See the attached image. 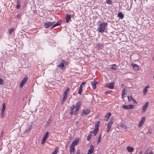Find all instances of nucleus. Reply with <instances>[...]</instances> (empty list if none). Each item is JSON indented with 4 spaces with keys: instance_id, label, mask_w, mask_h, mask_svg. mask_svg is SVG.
I'll use <instances>...</instances> for the list:
<instances>
[{
    "instance_id": "1",
    "label": "nucleus",
    "mask_w": 154,
    "mask_h": 154,
    "mask_svg": "<svg viewBox=\"0 0 154 154\" xmlns=\"http://www.w3.org/2000/svg\"><path fill=\"white\" fill-rule=\"evenodd\" d=\"M107 25L108 23L106 22H103L101 23L98 28V32L100 33L103 32Z\"/></svg>"
},
{
    "instance_id": "2",
    "label": "nucleus",
    "mask_w": 154,
    "mask_h": 154,
    "mask_svg": "<svg viewBox=\"0 0 154 154\" xmlns=\"http://www.w3.org/2000/svg\"><path fill=\"white\" fill-rule=\"evenodd\" d=\"M67 63L66 61L64 60H62L60 61L59 63L57 65V67H58L61 69L62 70L65 69L66 67L65 66V65H66Z\"/></svg>"
},
{
    "instance_id": "3",
    "label": "nucleus",
    "mask_w": 154,
    "mask_h": 154,
    "mask_svg": "<svg viewBox=\"0 0 154 154\" xmlns=\"http://www.w3.org/2000/svg\"><path fill=\"white\" fill-rule=\"evenodd\" d=\"M48 134L49 132L48 131H47L45 133L42 140L41 142L42 144H43L45 143V141L48 138Z\"/></svg>"
},
{
    "instance_id": "4",
    "label": "nucleus",
    "mask_w": 154,
    "mask_h": 154,
    "mask_svg": "<svg viewBox=\"0 0 154 154\" xmlns=\"http://www.w3.org/2000/svg\"><path fill=\"white\" fill-rule=\"evenodd\" d=\"M134 106L133 105H124L122 106L123 109H133L134 108Z\"/></svg>"
},
{
    "instance_id": "5",
    "label": "nucleus",
    "mask_w": 154,
    "mask_h": 154,
    "mask_svg": "<svg viewBox=\"0 0 154 154\" xmlns=\"http://www.w3.org/2000/svg\"><path fill=\"white\" fill-rule=\"evenodd\" d=\"M28 80V77L27 76H25L24 78L22 81L20 83V85L21 88H22L24 84Z\"/></svg>"
},
{
    "instance_id": "6",
    "label": "nucleus",
    "mask_w": 154,
    "mask_h": 154,
    "mask_svg": "<svg viewBox=\"0 0 154 154\" xmlns=\"http://www.w3.org/2000/svg\"><path fill=\"white\" fill-rule=\"evenodd\" d=\"M91 111L89 109H83L81 113L82 116L86 115H88L90 112Z\"/></svg>"
},
{
    "instance_id": "7",
    "label": "nucleus",
    "mask_w": 154,
    "mask_h": 154,
    "mask_svg": "<svg viewBox=\"0 0 154 154\" xmlns=\"http://www.w3.org/2000/svg\"><path fill=\"white\" fill-rule=\"evenodd\" d=\"M54 22H48L47 23H45L44 24V26L45 28H48L53 25Z\"/></svg>"
},
{
    "instance_id": "8",
    "label": "nucleus",
    "mask_w": 154,
    "mask_h": 154,
    "mask_svg": "<svg viewBox=\"0 0 154 154\" xmlns=\"http://www.w3.org/2000/svg\"><path fill=\"white\" fill-rule=\"evenodd\" d=\"M2 110H1V116H3L4 115L5 110V109H6V107L5 106V103H4L2 105Z\"/></svg>"
},
{
    "instance_id": "9",
    "label": "nucleus",
    "mask_w": 154,
    "mask_h": 154,
    "mask_svg": "<svg viewBox=\"0 0 154 154\" xmlns=\"http://www.w3.org/2000/svg\"><path fill=\"white\" fill-rule=\"evenodd\" d=\"M90 149L88 150L87 154H91L94 151V149L93 145L91 144L90 146Z\"/></svg>"
},
{
    "instance_id": "10",
    "label": "nucleus",
    "mask_w": 154,
    "mask_h": 154,
    "mask_svg": "<svg viewBox=\"0 0 154 154\" xmlns=\"http://www.w3.org/2000/svg\"><path fill=\"white\" fill-rule=\"evenodd\" d=\"M149 104V102H147L145 104L143 105L142 108V112H144L147 109Z\"/></svg>"
},
{
    "instance_id": "11",
    "label": "nucleus",
    "mask_w": 154,
    "mask_h": 154,
    "mask_svg": "<svg viewBox=\"0 0 154 154\" xmlns=\"http://www.w3.org/2000/svg\"><path fill=\"white\" fill-rule=\"evenodd\" d=\"M106 86L109 89H113L114 88L113 82H110L107 84Z\"/></svg>"
},
{
    "instance_id": "12",
    "label": "nucleus",
    "mask_w": 154,
    "mask_h": 154,
    "mask_svg": "<svg viewBox=\"0 0 154 154\" xmlns=\"http://www.w3.org/2000/svg\"><path fill=\"white\" fill-rule=\"evenodd\" d=\"M71 17V15L67 13L66 14V22L68 23Z\"/></svg>"
},
{
    "instance_id": "13",
    "label": "nucleus",
    "mask_w": 154,
    "mask_h": 154,
    "mask_svg": "<svg viewBox=\"0 0 154 154\" xmlns=\"http://www.w3.org/2000/svg\"><path fill=\"white\" fill-rule=\"evenodd\" d=\"M97 83V82H95L94 81L91 82V85L93 89H95L96 88V85Z\"/></svg>"
},
{
    "instance_id": "14",
    "label": "nucleus",
    "mask_w": 154,
    "mask_h": 154,
    "mask_svg": "<svg viewBox=\"0 0 154 154\" xmlns=\"http://www.w3.org/2000/svg\"><path fill=\"white\" fill-rule=\"evenodd\" d=\"M69 149L70 154H74L75 150L74 147L70 146L69 148Z\"/></svg>"
},
{
    "instance_id": "15",
    "label": "nucleus",
    "mask_w": 154,
    "mask_h": 154,
    "mask_svg": "<svg viewBox=\"0 0 154 154\" xmlns=\"http://www.w3.org/2000/svg\"><path fill=\"white\" fill-rule=\"evenodd\" d=\"M75 107V106L74 105H72L70 107V114L71 115H74V113L73 110Z\"/></svg>"
},
{
    "instance_id": "16",
    "label": "nucleus",
    "mask_w": 154,
    "mask_h": 154,
    "mask_svg": "<svg viewBox=\"0 0 154 154\" xmlns=\"http://www.w3.org/2000/svg\"><path fill=\"white\" fill-rule=\"evenodd\" d=\"M32 128V125H29L27 129L25 131H24V134H26L28 133L31 130Z\"/></svg>"
},
{
    "instance_id": "17",
    "label": "nucleus",
    "mask_w": 154,
    "mask_h": 154,
    "mask_svg": "<svg viewBox=\"0 0 154 154\" xmlns=\"http://www.w3.org/2000/svg\"><path fill=\"white\" fill-rule=\"evenodd\" d=\"M127 149L128 152H132L134 150V148L133 147L128 146L127 147Z\"/></svg>"
},
{
    "instance_id": "18",
    "label": "nucleus",
    "mask_w": 154,
    "mask_h": 154,
    "mask_svg": "<svg viewBox=\"0 0 154 154\" xmlns=\"http://www.w3.org/2000/svg\"><path fill=\"white\" fill-rule=\"evenodd\" d=\"M111 116V113L110 112H108L106 114L105 116V117L106 118V119H105V120L107 121L108 119Z\"/></svg>"
},
{
    "instance_id": "19",
    "label": "nucleus",
    "mask_w": 154,
    "mask_h": 154,
    "mask_svg": "<svg viewBox=\"0 0 154 154\" xmlns=\"http://www.w3.org/2000/svg\"><path fill=\"white\" fill-rule=\"evenodd\" d=\"M78 143V141L77 140H74L71 143L70 146H72L74 147Z\"/></svg>"
},
{
    "instance_id": "20",
    "label": "nucleus",
    "mask_w": 154,
    "mask_h": 154,
    "mask_svg": "<svg viewBox=\"0 0 154 154\" xmlns=\"http://www.w3.org/2000/svg\"><path fill=\"white\" fill-rule=\"evenodd\" d=\"M110 69L114 70H116L117 69L116 65L115 64H112Z\"/></svg>"
},
{
    "instance_id": "21",
    "label": "nucleus",
    "mask_w": 154,
    "mask_h": 154,
    "mask_svg": "<svg viewBox=\"0 0 154 154\" xmlns=\"http://www.w3.org/2000/svg\"><path fill=\"white\" fill-rule=\"evenodd\" d=\"M132 66H133L134 69L135 70H137L139 69V66L136 64H132Z\"/></svg>"
},
{
    "instance_id": "22",
    "label": "nucleus",
    "mask_w": 154,
    "mask_h": 154,
    "mask_svg": "<svg viewBox=\"0 0 154 154\" xmlns=\"http://www.w3.org/2000/svg\"><path fill=\"white\" fill-rule=\"evenodd\" d=\"M69 88H67L64 92L63 96H67V94L69 92Z\"/></svg>"
},
{
    "instance_id": "23",
    "label": "nucleus",
    "mask_w": 154,
    "mask_h": 154,
    "mask_svg": "<svg viewBox=\"0 0 154 154\" xmlns=\"http://www.w3.org/2000/svg\"><path fill=\"white\" fill-rule=\"evenodd\" d=\"M118 16L121 19H122L124 17L123 14L121 12H119L118 13Z\"/></svg>"
},
{
    "instance_id": "24",
    "label": "nucleus",
    "mask_w": 154,
    "mask_h": 154,
    "mask_svg": "<svg viewBox=\"0 0 154 154\" xmlns=\"http://www.w3.org/2000/svg\"><path fill=\"white\" fill-rule=\"evenodd\" d=\"M100 121H97L95 125V128H98L99 129V127L100 126Z\"/></svg>"
},
{
    "instance_id": "25",
    "label": "nucleus",
    "mask_w": 154,
    "mask_h": 154,
    "mask_svg": "<svg viewBox=\"0 0 154 154\" xmlns=\"http://www.w3.org/2000/svg\"><path fill=\"white\" fill-rule=\"evenodd\" d=\"M98 131V128H96L94 129V130L93 131V133L94 136H96L97 134Z\"/></svg>"
},
{
    "instance_id": "26",
    "label": "nucleus",
    "mask_w": 154,
    "mask_h": 154,
    "mask_svg": "<svg viewBox=\"0 0 154 154\" xmlns=\"http://www.w3.org/2000/svg\"><path fill=\"white\" fill-rule=\"evenodd\" d=\"M113 123V122L112 121H111L109 122H108L107 123V128H110L111 127V125Z\"/></svg>"
},
{
    "instance_id": "27",
    "label": "nucleus",
    "mask_w": 154,
    "mask_h": 154,
    "mask_svg": "<svg viewBox=\"0 0 154 154\" xmlns=\"http://www.w3.org/2000/svg\"><path fill=\"white\" fill-rule=\"evenodd\" d=\"M149 87L148 86H146L145 88L144 89L143 91V93L144 94H146V93L147 91V88H149Z\"/></svg>"
},
{
    "instance_id": "28",
    "label": "nucleus",
    "mask_w": 154,
    "mask_h": 154,
    "mask_svg": "<svg viewBox=\"0 0 154 154\" xmlns=\"http://www.w3.org/2000/svg\"><path fill=\"white\" fill-rule=\"evenodd\" d=\"M67 98V96H63V98L61 103L62 104H63L64 103V101H65L66 99Z\"/></svg>"
},
{
    "instance_id": "29",
    "label": "nucleus",
    "mask_w": 154,
    "mask_h": 154,
    "mask_svg": "<svg viewBox=\"0 0 154 154\" xmlns=\"http://www.w3.org/2000/svg\"><path fill=\"white\" fill-rule=\"evenodd\" d=\"M75 111L74 113V115H75L78 113V112L79 110V108H78V107H75Z\"/></svg>"
},
{
    "instance_id": "30",
    "label": "nucleus",
    "mask_w": 154,
    "mask_h": 154,
    "mask_svg": "<svg viewBox=\"0 0 154 154\" xmlns=\"http://www.w3.org/2000/svg\"><path fill=\"white\" fill-rule=\"evenodd\" d=\"M14 30V28H12L9 29L8 30V32L9 35H11Z\"/></svg>"
},
{
    "instance_id": "31",
    "label": "nucleus",
    "mask_w": 154,
    "mask_h": 154,
    "mask_svg": "<svg viewBox=\"0 0 154 154\" xmlns=\"http://www.w3.org/2000/svg\"><path fill=\"white\" fill-rule=\"evenodd\" d=\"M97 48L99 49H101L103 47V46L102 45H100L99 44H97Z\"/></svg>"
},
{
    "instance_id": "32",
    "label": "nucleus",
    "mask_w": 154,
    "mask_h": 154,
    "mask_svg": "<svg viewBox=\"0 0 154 154\" xmlns=\"http://www.w3.org/2000/svg\"><path fill=\"white\" fill-rule=\"evenodd\" d=\"M81 105V104L80 102H77L76 103V104H75L76 106L75 107L80 108V106Z\"/></svg>"
},
{
    "instance_id": "33",
    "label": "nucleus",
    "mask_w": 154,
    "mask_h": 154,
    "mask_svg": "<svg viewBox=\"0 0 154 154\" xmlns=\"http://www.w3.org/2000/svg\"><path fill=\"white\" fill-rule=\"evenodd\" d=\"M106 2L109 5H111L112 3V2L111 0H106Z\"/></svg>"
},
{
    "instance_id": "34",
    "label": "nucleus",
    "mask_w": 154,
    "mask_h": 154,
    "mask_svg": "<svg viewBox=\"0 0 154 154\" xmlns=\"http://www.w3.org/2000/svg\"><path fill=\"white\" fill-rule=\"evenodd\" d=\"M4 83V80L1 78H0V85H3Z\"/></svg>"
},
{
    "instance_id": "35",
    "label": "nucleus",
    "mask_w": 154,
    "mask_h": 154,
    "mask_svg": "<svg viewBox=\"0 0 154 154\" xmlns=\"http://www.w3.org/2000/svg\"><path fill=\"white\" fill-rule=\"evenodd\" d=\"M121 126L123 128L127 129L128 128L127 126L124 124H122L121 125Z\"/></svg>"
},
{
    "instance_id": "36",
    "label": "nucleus",
    "mask_w": 154,
    "mask_h": 154,
    "mask_svg": "<svg viewBox=\"0 0 154 154\" xmlns=\"http://www.w3.org/2000/svg\"><path fill=\"white\" fill-rule=\"evenodd\" d=\"M92 137V135L91 134H89L87 136V140L89 141L90 140Z\"/></svg>"
},
{
    "instance_id": "37",
    "label": "nucleus",
    "mask_w": 154,
    "mask_h": 154,
    "mask_svg": "<svg viewBox=\"0 0 154 154\" xmlns=\"http://www.w3.org/2000/svg\"><path fill=\"white\" fill-rule=\"evenodd\" d=\"M82 90V88H81V87H79V88L78 91V93L80 94H81Z\"/></svg>"
},
{
    "instance_id": "38",
    "label": "nucleus",
    "mask_w": 154,
    "mask_h": 154,
    "mask_svg": "<svg viewBox=\"0 0 154 154\" xmlns=\"http://www.w3.org/2000/svg\"><path fill=\"white\" fill-rule=\"evenodd\" d=\"M58 149L57 148H56L54 150L53 152L51 154H57Z\"/></svg>"
},
{
    "instance_id": "39",
    "label": "nucleus",
    "mask_w": 154,
    "mask_h": 154,
    "mask_svg": "<svg viewBox=\"0 0 154 154\" xmlns=\"http://www.w3.org/2000/svg\"><path fill=\"white\" fill-rule=\"evenodd\" d=\"M101 134H100L99 135L98 138V140H97L98 144L99 143H100V141H101Z\"/></svg>"
},
{
    "instance_id": "40",
    "label": "nucleus",
    "mask_w": 154,
    "mask_h": 154,
    "mask_svg": "<svg viewBox=\"0 0 154 154\" xmlns=\"http://www.w3.org/2000/svg\"><path fill=\"white\" fill-rule=\"evenodd\" d=\"M59 26V24H58V23H56L54 24H53V25L51 26V28L53 29L54 27L57 26Z\"/></svg>"
},
{
    "instance_id": "41",
    "label": "nucleus",
    "mask_w": 154,
    "mask_h": 154,
    "mask_svg": "<svg viewBox=\"0 0 154 154\" xmlns=\"http://www.w3.org/2000/svg\"><path fill=\"white\" fill-rule=\"evenodd\" d=\"M112 91H106L104 93L105 94L107 95L109 94H110L111 92H112Z\"/></svg>"
},
{
    "instance_id": "42",
    "label": "nucleus",
    "mask_w": 154,
    "mask_h": 154,
    "mask_svg": "<svg viewBox=\"0 0 154 154\" xmlns=\"http://www.w3.org/2000/svg\"><path fill=\"white\" fill-rule=\"evenodd\" d=\"M143 123L141 121H140L139 123V125H138V127H140L143 124Z\"/></svg>"
},
{
    "instance_id": "43",
    "label": "nucleus",
    "mask_w": 154,
    "mask_h": 154,
    "mask_svg": "<svg viewBox=\"0 0 154 154\" xmlns=\"http://www.w3.org/2000/svg\"><path fill=\"white\" fill-rule=\"evenodd\" d=\"M86 83V82H82L81 84V85H80V87H81V88H83V85H84L85 84V83Z\"/></svg>"
},
{
    "instance_id": "44",
    "label": "nucleus",
    "mask_w": 154,
    "mask_h": 154,
    "mask_svg": "<svg viewBox=\"0 0 154 154\" xmlns=\"http://www.w3.org/2000/svg\"><path fill=\"white\" fill-rule=\"evenodd\" d=\"M145 120V117H143L142 118L141 120L140 121L142 122H143L144 123Z\"/></svg>"
},
{
    "instance_id": "45",
    "label": "nucleus",
    "mask_w": 154,
    "mask_h": 154,
    "mask_svg": "<svg viewBox=\"0 0 154 154\" xmlns=\"http://www.w3.org/2000/svg\"><path fill=\"white\" fill-rule=\"evenodd\" d=\"M21 17V14H20L19 13L17 16V18L18 19H20Z\"/></svg>"
},
{
    "instance_id": "46",
    "label": "nucleus",
    "mask_w": 154,
    "mask_h": 154,
    "mask_svg": "<svg viewBox=\"0 0 154 154\" xmlns=\"http://www.w3.org/2000/svg\"><path fill=\"white\" fill-rule=\"evenodd\" d=\"M21 7V5L20 4H17V6H16V8L17 9H19Z\"/></svg>"
},
{
    "instance_id": "47",
    "label": "nucleus",
    "mask_w": 154,
    "mask_h": 154,
    "mask_svg": "<svg viewBox=\"0 0 154 154\" xmlns=\"http://www.w3.org/2000/svg\"><path fill=\"white\" fill-rule=\"evenodd\" d=\"M57 23H58V24H59V25H61L62 23V21L61 20H59V21H58V22Z\"/></svg>"
},
{
    "instance_id": "48",
    "label": "nucleus",
    "mask_w": 154,
    "mask_h": 154,
    "mask_svg": "<svg viewBox=\"0 0 154 154\" xmlns=\"http://www.w3.org/2000/svg\"><path fill=\"white\" fill-rule=\"evenodd\" d=\"M76 154H80V149L78 150Z\"/></svg>"
},
{
    "instance_id": "49",
    "label": "nucleus",
    "mask_w": 154,
    "mask_h": 154,
    "mask_svg": "<svg viewBox=\"0 0 154 154\" xmlns=\"http://www.w3.org/2000/svg\"><path fill=\"white\" fill-rule=\"evenodd\" d=\"M132 100H133V101L134 102V103H137V101L135 100L134 98H132Z\"/></svg>"
},
{
    "instance_id": "50",
    "label": "nucleus",
    "mask_w": 154,
    "mask_h": 154,
    "mask_svg": "<svg viewBox=\"0 0 154 154\" xmlns=\"http://www.w3.org/2000/svg\"><path fill=\"white\" fill-rule=\"evenodd\" d=\"M110 128H107V130L106 131L107 133H108L109 132V131L110 130Z\"/></svg>"
},
{
    "instance_id": "51",
    "label": "nucleus",
    "mask_w": 154,
    "mask_h": 154,
    "mask_svg": "<svg viewBox=\"0 0 154 154\" xmlns=\"http://www.w3.org/2000/svg\"><path fill=\"white\" fill-rule=\"evenodd\" d=\"M20 0H17V4H20Z\"/></svg>"
},
{
    "instance_id": "52",
    "label": "nucleus",
    "mask_w": 154,
    "mask_h": 154,
    "mask_svg": "<svg viewBox=\"0 0 154 154\" xmlns=\"http://www.w3.org/2000/svg\"><path fill=\"white\" fill-rule=\"evenodd\" d=\"M128 99L129 101H131L132 100L131 98L129 96L128 97Z\"/></svg>"
},
{
    "instance_id": "53",
    "label": "nucleus",
    "mask_w": 154,
    "mask_h": 154,
    "mask_svg": "<svg viewBox=\"0 0 154 154\" xmlns=\"http://www.w3.org/2000/svg\"><path fill=\"white\" fill-rule=\"evenodd\" d=\"M149 154H153L152 152L150 151L149 153Z\"/></svg>"
},
{
    "instance_id": "54",
    "label": "nucleus",
    "mask_w": 154,
    "mask_h": 154,
    "mask_svg": "<svg viewBox=\"0 0 154 154\" xmlns=\"http://www.w3.org/2000/svg\"><path fill=\"white\" fill-rule=\"evenodd\" d=\"M124 94H125L124 92L123 91L122 93V96L123 98V95H124Z\"/></svg>"
},
{
    "instance_id": "55",
    "label": "nucleus",
    "mask_w": 154,
    "mask_h": 154,
    "mask_svg": "<svg viewBox=\"0 0 154 154\" xmlns=\"http://www.w3.org/2000/svg\"><path fill=\"white\" fill-rule=\"evenodd\" d=\"M3 132L2 131V134L1 136H0V137H2L3 136Z\"/></svg>"
},
{
    "instance_id": "56",
    "label": "nucleus",
    "mask_w": 154,
    "mask_h": 154,
    "mask_svg": "<svg viewBox=\"0 0 154 154\" xmlns=\"http://www.w3.org/2000/svg\"><path fill=\"white\" fill-rule=\"evenodd\" d=\"M139 154H142V151H140V152H139Z\"/></svg>"
},
{
    "instance_id": "57",
    "label": "nucleus",
    "mask_w": 154,
    "mask_h": 154,
    "mask_svg": "<svg viewBox=\"0 0 154 154\" xmlns=\"http://www.w3.org/2000/svg\"><path fill=\"white\" fill-rule=\"evenodd\" d=\"M131 7L129 9H128L127 10H128V11H130V9H131Z\"/></svg>"
},
{
    "instance_id": "58",
    "label": "nucleus",
    "mask_w": 154,
    "mask_h": 154,
    "mask_svg": "<svg viewBox=\"0 0 154 154\" xmlns=\"http://www.w3.org/2000/svg\"><path fill=\"white\" fill-rule=\"evenodd\" d=\"M130 97L131 98V99H132V98H133V97H132V96H131V97Z\"/></svg>"
}]
</instances>
